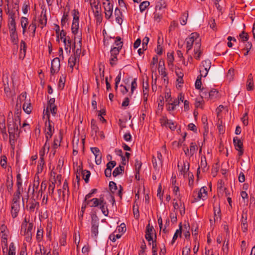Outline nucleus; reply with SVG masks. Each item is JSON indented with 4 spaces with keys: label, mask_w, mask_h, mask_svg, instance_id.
<instances>
[{
    "label": "nucleus",
    "mask_w": 255,
    "mask_h": 255,
    "mask_svg": "<svg viewBox=\"0 0 255 255\" xmlns=\"http://www.w3.org/2000/svg\"><path fill=\"white\" fill-rule=\"evenodd\" d=\"M79 12L77 9H74L73 10V19L71 26L72 32L75 35L78 42L81 44L82 42V34L79 32Z\"/></svg>",
    "instance_id": "f257e3e1"
},
{
    "label": "nucleus",
    "mask_w": 255,
    "mask_h": 255,
    "mask_svg": "<svg viewBox=\"0 0 255 255\" xmlns=\"http://www.w3.org/2000/svg\"><path fill=\"white\" fill-rule=\"evenodd\" d=\"M201 96L207 100L215 101L219 98V92L215 89H212L209 91L206 88H202Z\"/></svg>",
    "instance_id": "f03ea898"
},
{
    "label": "nucleus",
    "mask_w": 255,
    "mask_h": 255,
    "mask_svg": "<svg viewBox=\"0 0 255 255\" xmlns=\"http://www.w3.org/2000/svg\"><path fill=\"white\" fill-rule=\"evenodd\" d=\"M35 196L32 195L26 205L25 208L30 214L36 213L40 207L39 203L37 201L38 199Z\"/></svg>",
    "instance_id": "7ed1b4c3"
},
{
    "label": "nucleus",
    "mask_w": 255,
    "mask_h": 255,
    "mask_svg": "<svg viewBox=\"0 0 255 255\" xmlns=\"http://www.w3.org/2000/svg\"><path fill=\"white\" fill-rule=\"evenodd\" d=\"M45 138L47 141H48L54 131V123L50 120V115L49 114H48V119L45 122Z\"/></svg>",
    "instance_id": "20e7f679"
},
{
    "label": "nucleus",
    "mask_w": 255,
    "mask_h": 255,
    "mask_svg": "<svg viewBox=\"0 0 255 255\" xmlns=\"http://www.w3.org/2000/svg\"><path fill=\"white\" fill-rule=\"evenodd\" d=\"M206 187H202L200 190H195L193 192V197L194 200L192 203L196 202L201 199L205 200L207 196V191Z\"/></svg>",
    "instance_id": "39448f33"
},
{
    "label": "nucleus",
    "mask_w": 255,
    "mask_h": 255,
    "mask_svg": "<svg viewBox=\"0 0 255 255\" xmlns=\"http://www.w3.org/2000/svg\"><path fill=\"white\" fill-rule=\"evenodd\" d=\"M33 228V224L32 223H28L27 228L23 229H21V234L24 236L25 240L27 242L30 243L32 238V231Z\"/></svg>",
    "instance_id": "423d86ee"
},
{
    "label": "nucleus",
    "mask_w": 255,
    "mask_h": 255,
    "mask_svg": "<svg viewBox=\"0 0 255 255\" xmlns=\"http://www.w3.org/2000/svg\"><path fill=\"white\" fill-rule=\"evenodd\" d=\"M92 218L91 233L94 237L96 238L98 234L99 218L96 215H93Z\"/></svg>",
    "instance_id": "0eeeda50"
},
{
    "label": "nucleus",
    "mask_w": 255,
    "mask_h": 255,
    "mask_svg": "<svg viewBox=\"0 0 255 255\" xmlns=\"http://www.w3.org/2000/svg\"><path fill=\"white\" fill-rule=\"evenodd\" d=\"M60 68V61L58 57L54 58L51 62V65L50 68V73L51 75L57 73Z\"/></svg>",
    "instance_id": "6e6552de"
},
{
    "label": "nucleus",
    "mask_w": 255,
    "mask_h": 255,
    "mask_svg": "<svg viewBox=\"0 0 255 255\" xmlns=\"http://www.w3.org/2000/svg\"><path fill=\"white\" fill-rule=\"evenodd\" d=\"M155 232V230L153 229V226H150L148 224L146 227L145 235V238L146 240L149 242V244L150 245L151 241H153V238L152 235ZM155 233H154L155 234Z\"/></svg>",
    "instance_id": "1a4fd4ad"
},
{
    "label": "nucleus",
    "mask_w": 255,
    "mask_h": 255,
    "mask_svg": "<svg viewBox=\"0 0 255 255\" xmlns=\"http://www.w3.org/2000/svg\"><path fill=\"white\" fill-rule=\"evenodd\" d=\"M233 143L236 149L239 152V155H242L244 153V150L243 143L242 141L238 137H235L233 139Z\"/></svg>",
    "instance_id": "9d476101"
},
{
    "label": "nucleus",
    "mask_w": 255,
    "mask_h": 255,
    "mask_svg": "<svg viewBox=\"0 0 255 255\" xmlns=\"http://www.w3.org/2000/svg\"><path fill=\"white\" fill-rule=\"evenodd\" d=\"M9 133V143L11 145V148L13 149L15 147V142L19 136V134L20 131L18 132V131H8Z\"/></svg>",
    "instance_id": "9b49d317"
},
{
    "label": "nucleus",
    "mask_w": 255,
    "mask_h": 255,
    "mask_svg": "<svg viewBox=\"0 0 255 255\" xmlns=\"http://www.w3.org/2000/svg\"><path fill=\"white\" fill-rule=\"evenodd\" d=\"M10 213L12 218L14 219L17 217L20 211V204H10Z\"/></svg>",
    "instance_id": "f8f14e48"
},
{
    "label": "nucleus",
    "mask_w": 255,
    "mask_h": 255,
    "mask_svg": "<svg viewBox=\"0 0 255 255\" xmlns=\"http://www.w3.org/2000/svg\"><path fill=\"white\" fill-rule=\"evenodd\" d=\"M8 131H18L19 125L14 122L13 119L8 118L7 119Z\"/></svg>",
    "instance_id": "ddd939ff"
},
{
    "label": "nucleus",
    "mask_w": 255,
    "mask_h": 255,
    "mask_svg": "<svg viewBox=\"0 0 255 255\" xmlns=\"http://www.w3.org/2000/svg\"><path fill=\"white\" fill-rule=\"evenodd\" d=\"M46 12V10L43 9L41 12V14L39 18V22L41 25V28H43L44 26H45L47 24V19Z\"/></svg>",
    "instance_id": "4468645a"
},
{
    "label": "nucleus",
    "mask_w": 255,
    "mask_h": 255,
    "mask_svg": "<svg viewBox=\"0 0 255 255\" xmlns=\"http://www.w3.org/2000/svg\"><path fill=\"white\" fill-rule=\"evenodd\" d=\"M99 208L101 209L102 213L105 216H107L109 214L107 203L105 201L104 197H101V201L100 205H99Z\"/></svg>",
    "instance_id": "2eb2a0df"
},
{
    "label": "nucleus",
    "mask_w": 255,
    "mask_h": 255,
    "mask_svg": "<svg viewBox=\"0 0 255 255\" xmlns=\"http://www.w3.org/2000/svg\"><path fill=\"white\" fill-rule=\"evenodd\" d=\"M91 134L92 136L95 137L97 136V133L99 130V128L97 125L96 121L92 119L91 121Z\"/></svg>",
    "instance_id": "dca6fc26"
},
{
    "label": "nucleus",
    "mask_w": 255,
    "mask_h": 255,
    "mask_svg": "<svg viewBox=\"0 0 255 255\" xmlns=\"http://www.w3.org/2000/svg\"><path fill=\"white\" fill-rule=\"evenodd\" d=\"M101 197L100 198H94L92 199H90L88 201V204H89V206L90 207H99V205H100Z\"/></svg>",
    "instance_id": "f3484780"
},
{
    "label": "nucleus",
    "mask_w": 255,
    "mask_h": 255,
    "mask_svg": "<svg viewBox=\"0 0 255 255\" xmlns=\"http://www.w3.org/2000/svg\"><path fill=\"white\" fill-rule=\"evenodd\" d=\"M7 239H8V233H3V234L2 235L1 237V243L3 245V246H2V251L3 253H4L5 252V249L6 250V251L7 250Z\"/></svg>",
    "instance_id": "a211bd4d"
},
{
    "label": "nucleus",
    "mask_w": 255,
    "mask_h": 255,
    "mask_svg": "<svg viewBox=\"0 0 255 255\" xmlns=\"http://www.w3.org/2000/svg\"><path fill=\"white\" fill-rule=\"evenodd\" d=\"M201 45V43L198 42L196 44V45L194 46V51L195 53V58L197 60L200 59L202 54V51L200 50Z\"/></svg>",
    "instance_id": "6ab92c4d"
},
{
    "label": "nucleus",
    "mask_w": 255,
    "mask_h": 255,
    "mask_svg": "<svg viewBox=\"0 0 255 255\" xmlns=\"http://www.w3.org/2000/svg\"><path fill=\"white\" fill-rule=\"evenodd\" d=\"M10 40L13 44L17 45L18 38L16 30L9 31Z\"/></svg>",
    "instance_id": "aec40b11"
},
{
    "label": "nucleus",
    "mask_w": 255,
    "mask_h": 255,
    "mask_svg": "<svg viewBox=\"0 0 255 255\" xmlns=\"http://www.w3.org/2000/svg\"><path fill=\"white\" fill-rule=\"evenodd\" d=\"M36 29V20H35V19H34L32 20V22L29 25L28 28V30L29 31L31 32V34H30V36H31L33 38L35 37Z\"/></svg>",
    "instance_id": "412c9836"
},
{
    "label": "nucleus",
    "mask_w": 255,
    "mask_h": 255,
    "mask_svg": "<svg viewBox=\"0 0 255 255\" xmlns=\"http://www.w3.org/2000/svg\"><path fill=\"white\" fill-rule=\"evenodd\" d=\"M189 40H191V41L194 43L195 42V45L198 42H200V39L199 37V34L197 32L192 33L187 38Z\"/></svg>",
    "instance_id": "4be33fe9"
},
{
    "label": "nucleus",
    "mask_w": 255,
    "mask_h": 255,
    "mask_svg": "<svg viewBox=\"0 0 255 255\" xmlns=\"http://www.w3.org/2000/svg\"><path fill=\"white\" fill-rule=\"evenodd\" d=\"M189 40H191V41L194 43L195 42V45L198 42H200V39L199 37V34L197 32L192 33L187 38Z\"/></svg>",
    "instance_id": "5701e85b"
},
{
    "label": "nucleus",
    "mask_w": 255,
    "mask_h": 255,
    "mask_svg": "<svg viewBox=\"0 0 255 255\" xmlns=\"http://www.w3.org/2000/svg\"><path fill=\"white\" fill-rule=\"evenodd\" d=\"M99 2L96 3L95 1L93 2H91V5L93 9L94 14L101 13V7L99 6Z\"/></svg>",
    "instance_id": "b1692460"
},
{
    "label": "nucleus",
    "mask_w": 255,
    "mask_h": 255,
    "mask_svg": "<svg viewBox=\"0 0 255 255\" xmlns=\"http://www.w3.org/2000/svg\"><path fill=\"white\" fill-rule=\"evenodd\" d=\"M43 237V228L41 227V226H39V227L38 228L36 235V241L38 243H40L42 241Z\"/></svg>",
    "instance_id": "393cba45"
},
{
    "label": "nucleus",
    "mask_w": 255,
    "mask_h": 255,
    "mask_svg": "<svg viewBox=\"0 0 255 255\" xmlns=\"http://www.w3.org/2000/svg\"><path fill=\"white\" fill-rule=\"evenodd\" d=\"M254 82H253V76L252 74H250L248 76V79L247 81V89L248 91H251L253 90Z\"/></svg>",
    "instance_id": "a878e982"
},
{
    "label": "nucleus",
    "mask_w": 255,
    "mask_h": 255,
    "mask_svg": "<svg viewBox=\"0 0 255 255\" xmlns=\"http://www.w3.org/2000/svg\"><path fill=\"white\" fill-rule=\"evenodd\" d=\"M199 167H200V169H201L203 172H206L208 170L209 167L207 166V163L205 156L201 157L200 165Z\"/></svg>",
    "instance_id": "bb28decb"
},
{
    "label": "nucleus",
    "mask_w": 255,
    "mask_h": 255,
    "mask_svg": "<svg viewBox=\"0 0 255 255\" xmlns=\"http://www.w3.org/2000/svg\"><path fill=\"white\" fill-rule=\"evenodd\" d=\"M47 187V184L45 182V181H42L41 186H40V189L38 191L37 193H36L37 194L36 196H35L37 199H38L39 195L41 197L42 195L43 191H45Z\"/></svg>",
    "instance_id": "cd10ccee"
},
{
    "label": "nucleus",
    "mask_w": 255,
    "mask_h": 255,
    "mask_svg": "<svg viewBox=\"0 0 255 255\" xmlns=\"http://www.w3.org/2000/svg\"><path fill=\"white\" fill-rule=\"evenodd\" d=\"M202 122L204 125V132L203 133L204 136L207 135L208 133V125L207 123V117L204 116L202 118Z\"/></svg>",
    "instance_id": "c85d7f7f"
},
{
    "label": "nucleus",
    "mask_w": 255,
    "mask_h": 255,
    "mask_svg": "<svg viewBox=\"0 0 255 255\" xmlns=\"http://www.w3.org/2000/svg\"><path fill=\"white\" fill-rule=\"evenodd\" d=\"M62 139V131L61 130L59 132V139L55 138L54 139L53 144V148L54 149L57 148L58 147H59L60 145V142L61 140Z\"/></svg>",
    "instance_id": "c756f323"
},
{
    "label": "nucleus",
    "mask_w": 255,
    "mask_h": 255,
    "mask_svg": "<svg viewBox=\"0 0 255 255\" xmlns=\"http://www.w3.org/2000/svg\"><path fill=\"white\" fill-rule=\"evenodd\" d=\"M77 57L75 56H71L68 59V66L71 68V71L73 70V67L75 65Z\"/></svg>",
    "instance_id": "7c9ffc66"
},
{
    "label": "nucleus",
    "mask_w": 255,
    "mask_h": 255,
    "mask_svg": "<svg viewBox=\"0 0 255 255\" xmlns=\"http://www.w3.org/2000/svg\"><path fill=\"white\" fill-rule=\"evenodd\" d=\"M62 189H63V194H62L63 198H64L66 194L68 196H69L70 192H69V189L68 184V182L66 180H65L63 183Z\"/></svg>",
    "instance_id": "2f4dec72"
},
{
    "label": "nucleus",
    "mask_w": 255,
    "mask_h": 255,
    "mask_svg": "<svg viewBox=\"0 0 255 255\" xmlns=\"http://www.w3.org/2000/svg\"><path fill=\"white\" fill-rule=\"evenodd\" d=\"M104 6L105 11L113 10V5L110 2V0H105L103 2Z\"/></svg>",
    "instance_id": "473e14b6"
},
{
    "label": "nucleus",
    "mask_w": 255,
    "mask_h": 255,
    "mask_svg": "<svg viewBox=\"0 0 255 255\" xmlns=\"http://www.w3.org/2000/svg\"><path fill=\"white\" fill-rule=\"evenodd\" d=\"M124 170V166L119 165L118 167H116L113 172V175L114 177H116L120 175V174L122 173V172Z\"/></svg>",
    "instance_id": "72a5a7b5"
},
{
    "label": "nucleus",
    "mask_w": 255,
    "mask_h": 255,
    "mask_svg": "<svg viewBox=\"0 0 255 255\" xmlns=\"http://www.w3.org/2000/svg\"><path fill=\"white\" fill-rule=\"evenodd\" d=\"M64 44L65 50L67 53H70L71 48V40H69L68 42L67 41V39L64 38L63 40Z\"/></svg>",
    "instance_id": "f704fd0d"
},
{
    "label": "nucleus",
    "mask_w": 255,
    "mask_h": 255,
    "mask_svg": "<svg viewBox=\"0 0 255 255\" xmlns=\"http://www.w3.org/2000/svg\"><path fill=\"white\" fill-rule=\"evenodd\" d=\"M22 108L23 111L27 114L31 112L32 106L30 103H24L23 104Z\"/></svg>",
    "instance_id": "c9c22d12"
},
{
    "label": "nucleus",
    "mask_w": 255,
    "mask_h": 255,
    "mask_svg": "<svg viewBox=\"0 0 255 255\" xmlns=\"http://www.w3.org/2000/svg\"><path fill=\"white\" fill-rule=\"evenodd\" d=\"M166 6V4L164 0H159L155 6V9L161 10L163 8H165Z\"/></svg>",
    "instance_id": "e433bc0d"
},
{
    "label": "nucleus",
    "mask_w": 255,
    "mask_h": 255,
    "mask_svg": "<svg viewBox=\"0 0 255 255\" xmlns=\"http://www.w3.org/2000/svg\"><path fill=\"white\" fill-rule=\"evenodd\" d=\"M197 146L194 142H191L190 146L189 149V154L190 156H193L195 153H196V150H197Z\"/></svg>",
    "instance_id": "4c0bfd02"
},
{
    "label": "nucleus",
    "mask_w": 255,
    "mask_h": 255,
    "mask_svg": "<svg viewBox=\"0 0 255 255\" xmlns=\"http://www.w3.org/2000/svg\"><path fill=\"white\" fill-rule=\"evenodd\" d=\"M135 202H134V204L133 205L132 210H133V213L134 218L136 219H138L139 217L138 206L137 204L135 205Z\"/></svg>",
    "instance_id": "58836bf2"
},
{
    "label": "nucleus",
    "mask_w": 255,
    "mask_h": 255,
    "mask_svg": "<svg viewBox=\"0 0 255 255\" xmlns=\"http://www.w3.org/2000/svg\"><path fill=\"white\" fill-rule=\"evenodd\" d=\"M8 28H9V31L16 30V23H15V19H12L9 20Z\"/></svg>",
    "instance_id": "ea45409f"
},
{
    "label": "nucleus",
    "mask_w": 255,
    "mask_h": 255,
    "mask_svg": "<svg viewBox=\"0 0 255 255\" xmlns=\"http://www.w3.org/2000/svg\"><path fill=\"white\" fill-rule=\"evenodd\" d=\"M152 164L155 170H158L160 166H162V163H158V160L154 156H153L152 159Z\"/></svg>",
    "instance_id": "a19ab883"
},
{
    "label": "nucleus",
    "mask_w": 255,
    "mask_h": 255,
    "mask_svg": "<svg viewBox=\"0 0 255 255\" xmlns=\"http://www.w3.org/2000/svg\"><path fill=\"white\" fill-rule=\"evenodd\" d=\"M149 4L150 3L148 1H144L142 2L139 5L140 11L142 12L149 5Z\"/></svg>",
    "instance_id": "79ce46f5"
},
{
    "label": "nucleus",
    "mask_w": 255,
    "mask_h": 255,
    "mask_svg": "<svg viewBox=\"0 0 255 255\" xmlns=\"http://www.w3.org/2000/svg\"><path fill=\"white\" fill-rule=\"evenodd\" d=\"M201 77L202 76H200V75L198 76L197 77V78L195 83V87L196 89L200 90L201 91L202 89V88H201V85H202Z\"/></svg>",
    "instance_id": "37998d69"
},
{
    "label": "nucleus",
    "mask_w": 255,
    "mask_h": 255,
    "mask_svg": "<svg viewBox=\"0 0 255 255\" xmlns=\"http://www.w3.org/2000/svg\"><path fill=\"white\" fill-rule=\"evenodd\" d=\"M247 216H246L245 218H244V215H242V228L243 229V232H245L247 231L248 229V224H247Z\"/></svg>",
    "instance_id": "c03bdc74"
},
{
    "label": "nucleus",
    "mask_w": 255,
    "mask_h": 255,
    "mask_svg": "<svg viewBox=\"0 0 255 255\" xmlns=\"http://www.w3.org/2000/svg\"><path fill=\"white\" fill-rule=\"evenodd\" d=\"M16 189L15 192L13 193L14 195L21 197V194L23 191V188L22 186H16Z\"/></svg>",
    "instance_id": "a18cd8bd"
},
{
    "label": "nucleus",
    "mask_w": 255,
    "mask_h": 255,
    "mask_svg": "<svg viewBox=\"0 0 255 255\" xmlns=\"http://www.w3.org/2000/svg\"><path fill=\"white\" fill-rule=\"evenodd\" d=\"M20 52L23 53V56H25L26 50V43L23 41L21 40L20 43Z\"/></svg>",
    "instance_id": "49530a36"
},
{
    "label": "nucleus",
    "mask_w": 255,
    "mask_h": 255,
    "mask_svg": "<svg viewBox=\"0 0 255 255\" xmlns=\"http://www.w3.org/2000/svg\"><path fill=\"white\" fill-rule=\"evenodd\" d=\"M115 44L116 45V48H118L120 49H122L123 45V43L122 41H121V38L119 36H117L116 38V40L115 41Z\"/></svg>",
    "instance_id": "de8ad7c7"
},
{
    "label": "nucleus",
    "mask_w": 255,
    "mask_h": 255,
    "mask_svg": "<svg viewBox=\"0 0 255 255\" xmlns=\"http://www.w3.org/2000/svg\"><path fill=\"white\" fill-rule=\"evenodd\" d=\"M170 120L167 119L166 117H163L160 119V123L162 126L168 127Z\"/></svg>",
    "instance_id": "09e8293b"
},
{
    "label": "nucleus",
    "mask_w": 255,
    "mask_h": 255,
    "mask_svg": "<svg viewBox=\"0 0 255 255\" xmlns=\"http://www.w3.org/2000/svg\"><path fill=\"white\" fill-rule=\"evenodd\" d=\"M170 120L167 119L166 117H163L160 119V123L162 126L168 127Z\"/></svg>",
    "instance_id": "8fccbe9b"
},
{
    "label": "nucleus",
    "mask_w": 255,
    "mask_h": 255,
    "mask_svg": "<svg viewBox=\"0 0 255 255\" xmlns=\"http://www.w3.org/2000/svg\"><path fill=\"white\" fill-rule=\"evenodd\" d=\"M170 120L167 119L166 117H163L160 119V123L162 126L168 127Z\"/></svg>",
    "instance_id": "3c124183"
},
{
    "label": "nucleus",
    "mask_w": 255,
    "mask_h": 255,
    "mask_svg": "<svg viewBox=\"0 0 255 255\" xmlns=\"http://www.w3.org/2000/svg\"><path fill=\"white\" fill-rule=\"evenodd\" d=\"M83 175V179L85 180V182L87 183L89 180V177L90 176L91 173L88 170H84L82 172Z\"/></svg>",
    "instance_id": "603ef678"
},
{
    "label": "nucleus",
    "mask_w": 255,
    "mask_h": 255,
    "mask_svg": "<svg viewBox=\"0 0 255 255\" xmlns=\"http://www.w3.org/2000/svg\"><path fill=\"white\" fill-rule=\"evenodd\" d=\"M65 83V77L63 75L62 76L60 77L59 83H58V87L61 89H63Z\"/></svg>",
    "instance_id": "864d4df0"
},
{
    "label": "nucleus",
    "mask_w": 255,
    "mask_h": 255,
    "mask_svg": "<svg viewBox=\"0 0 255 255\" xmlns=\"http://www.w3.org/2000/svg\"><path fill=\"white\" fill-rule=\"evenodd\" d=\"M8 255H15V248L13 243H11L9 245Z\"/></svg>",
    "instance_id": "5fc2aeb1"
},
{
    "label": "nucleus",
    "mask_w": 255,
    "mask_h": 255,
    "mask_svg": "<svg viewBox=\"0 0 255 255\" xmlns=\"http://www.w3.org/2000/svg\"><path fill=\"white\" fill-rule=\"evenodd\" d=\"M44 164V158L41 159V158H39V161L38 164L37 166L38 173L42 172Z\"/></svg>",
    "instance_id": "6e6d98bb"
},
{
    "label": "nucleus",
    "mask_w": 255,
    "mask_h": 255,
    "mask_svg": "<svg viewBox=\"0 0 255 255\" xmlns=\"http://www.w3.org/2000/svg\"><path fill=\"white\" fill-rule=\"evenodd\" d=\"M109 188L112 193H115L118 189L116 183L114 181H110Z\"/></svg>",
    "instance_id": "4d7b16f0"
},
{
    "label": "nucleus",
    "mask_w": 255,
    "mask_h": 255,
    "mask_svg": "<svg viewBox=\"0 0 255 255\" xmlns=\"http://www.w3.org/2000/svg\"><path fill=\"white\" fill-rule=\"evenodd\" d=\"M136 78H134L131 83V90H130V95H132L134 91L137 88V85L136 83Z\"/></svg>",
    "instance_id": "13d9d810"
},
{
    "label": "nucleus",
    "mask_w": 255,
    "mask_h": 255,
    "mask_svg": "<svg viewBox=\"0 0 255 255\" xmlns=\"http://www.w3.org/2000/svg\"><path fill=\"white\" fill-rule=\"evenodd\" d=\"M162 17V14L158 12L157 10L155 9V11L153 13V18L154 20L159 22Z\"/></svg>",
    "instance_id": "bf43d9fd"
},
{
    "label": "nucleus",
    "mask_w": 255,
    "mask_h": 255,
    "mask_svg": "<svg viewBox=\"0 0 255 255\" xmlns=\"http://www.w3.org/2000/svg\"><path fill=\"white\" fill-rule=\"evenodd\" d=\"M135 165H134L135 171H140L141 166H142L141 162L140 160H139L138 159H136L135 160Z\"/></svg>",
    "instance_id": "052dcab7"
},
{
    "label": "nucleus",
    "mask_w": 255,
    "mask_h": 255,
    "mask_svg": "<svg viewBox=\"0 0 255 255\" xmlns=\"http://www.w3.org/2000/svg\"><path fill=\"white\" fill-rule=\"evenodd\" d=\"M239 36L243 42L247 41L249 39V36L248 33L245 32L244 31H242Z\"/></svg>",
    "instance_id": "680f3d73"
},
{
    "label": "nucleus",
    "mask_w": 255,
    "mask_h": 255,
    "mask_svg": "<svg viewBox=\"0 0 255 255\" xmlns=\"http://www.w3.org/2000/svg\"><path fill=\"white\" fill-rule=\"evenodd\" d=\"M6 186L8 192H11L13 190V181L12 180H6Z\"/></svg>",
    "instance_id": "e2e57ef3"
},
{
    "label": "nucleus",
    "mask_w": 255,
    "mask_h": 255,
    "mask_svg": "<svg viewBox=\"0 0 255 255\" xmlns=\"http://www.w3.org/2000/svg\"><path fill=\"white\" fill-rule=\"evenodd\" d=\"M186 52L188 53L190 50H191L193 47V43L191 41V40H189L187 38L186 39Z\"/></svg>",
    "instance_id": "0e129e2a"
},
{
    "label": "nucleus",
    "mask_w": 255,
    "mask_h": 255,
    "mask_svg": "<svg viewBox=\"0 0 255 255\" xmlns=\"http://www.w3.org/2000/svg\"><path fill=\"white\" fill-rule=\"evenodd\" d=\"M121 49L116 48L115 47L112 48L110 51L111 55L117 56V55L119 54V52Z\"/></svg>",
    "instance_id": "69168bd1"
},
{
    "label": "nucleus",
    "mask_w": 255,
    "mask_h": 255,
    "mask_svg": "<svg viewBox=\"0 0 255 255\" xmlns=\"http://www.w3.org/2000/svg\"><path fill=\"white\" fill-rule=\"evenodd\" d=\"M94 16H95V19L96 20L97 24L101 23L103 20V16H102V13L94 14Z\"/></svg>",
    "instance_id": "338daca9"
},
{
    "label": "nucleus",
    "mask_w": 255,
    "mask_h": 255,
    "mask_svg": "<svg viewBox=\"0 0 255 255\" xmlns=\"http://www.w3.org/2000/svg\"><path fill=\"white\" fill-rule=\"evenodd\" d=\"M202 66L203 68H211V62L209 60H206L202 62Z\"/></svg>",
    "instance_id": "774afa93"
}]
</instances>
